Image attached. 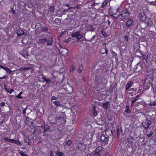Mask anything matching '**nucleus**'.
Here are the masks:
<instances>
[{
	"instance_id": "obj_1",
	"label": "nucleus",
	"mask_w": 156,
	"mask_h": 156,
	"mask_svg": "<svg viewBox=\"0 0 156 156\" xmlns=\"http://www.w3.org/2000/svg\"><path fill=\"white\" fill-rule=\"evenodd\" d=\"M3 140L7 142L11 143L17 145H20V143L19 140H15L13 139H9L8 138L4 137Z\"/></svg>"
},
{
	"instance_id": "obj_2",
	"label": "nucleus",
	"mask_w": 156,
	"mask_h": 156,
	"mask_svg": "<svg viewBox=\"0 0 156 156\" xmlns=\"http://www.w3.org/2000/svg\"><path fill=\"white\" fill-rule=\"evenodd\" d=\"M120 16L123 18L125 19L128 17V16H130L129 11L126 9H124L122 10L120 12Z\"/></svg>"
},
{
	"instance_id": "obj_3",
	"label": "nucleus",
	"mask_w": 156,
	"mask_h": 156,
	"mask_svg": "<svg viewBox=\"0 0 156 156\" xmlns=\"http://www.w3.org/2000/svg\"><path fill=\"white\" fill-rule=\"evenodd\" d=\"M103 147L101 146L97 147L94 151L95 156H101L102 154L101 151Z\"/></svg>"
},
{
	"instance_id": "obj_4",
	"label": "nucleus",
	"mask_w": 156,
	"mask_h": 156,
	"mask_svg": "<svg viewBox=\"0 0 156 156\" xmlns=\"http://www.w3.org/2000/svg\"><path fill=\"white\" fill-rule=\"evenodd\" d=\"M100 139L101 140L102 143L104 144H107L108 141V136H106L102 134L101 136Z\"/></svg>"
},
{
	"instance_id": "obj_5",
	"label": "nucleus",
	"mask_w": 156,
	"mask_h": 156,
	"mask_svg": "<svg viewBox=\"0 0 156 156\" xmlns=\"http://www.w3.org/2000/svg\"><path fill=\"white\" fill-rule=\"evenodd\" d=\"M151 122L150 121L146 120L145 122H142V125L144 129H147L149 128V126L151 125Z\"/></svg>"
},
{
	"instance_id": "obj_6",
	"label": "nucleus",
	"mask_w": 156,
	"mask_h": 156,
	"mask_svg": "<svg viewBox=\"0 0 156 156\" xmlns=\"http://www.w3.org/2000/svg\"><path fill=\"white\" fill-rule=\"evenodd\" d=\"M72 37H76V38L78 40H80L83 37V35L80 34V31H77L74 33L72 34Z\"/></svg>"
},
{
	"instance_id": "obj_7",
	"label": "nucleus",
	"mask_w": 156,
	"mask_h": 156,
	"mask_svg": "<svg viewBox=\"0 0 156 156\" xmlns=\"http://www.w3.org/2000/svg\"><path fill=\"white\" fill-rule=\"evenodd\" d=\"M151 83L150 81L147 80L145 81L143 84V88L145 90L148 89L150 86Z\"/></svg>"
},
{
	"instance_id": "obj_8",
	"label": "nucleus",
	"mask_w": 156,
	"mask_h": 156,
	"mask_svg": "<svg viewBox=\"0 0 156 156\" xmlns=\"http://www.w3.org/2000/svg\"><path fill=\"white\" fill-rule=\"evenodd\" d=\"M147 17L146 14L144 12H141L139 14V18L140 21H144Z\"/></svg>"
},
{
	"instance_id": "obj_9",
	"label": "nucleus",
	"mask_w": 156,
	"mask_h": 156,
	"mask_svg": "<svg viewBox=\"0 0 156 156\" xmlns=\"http://www.w3.org/2000/svg\"><path fill=\"white\" fill-rule=\"evenodd\" d=\"M41 127L42 129H43L44 130L42 132H41V133H45L49 130L50 129V126L46 124H44V126L42 125Z\"/></svg>"
},
{
	"instance_id": "obj_10",
	"label": "nucleus",
	"mask_w": 156,
	"mask_h": 156,
	"mask_svg": "<svg viewBox=\"0 0 156 156\" xmlns=\"http://www.w3.org/2000/svg\"><path fill=\"white\" fill-rule=\"evenodd\" d=\"M144 21L145 23L146 24L147 27L151 26L153 25L152 22L149 17H147Z\"/></svg>"
},
{
	"instance_id": "obj_11",
	"label": "nucleus",
	"mask_w": 156,
	"mask_h": 156,
	"mask_svg": "<svg viewBox=\"0 0 156 156\" xmlns=\"http://www.w3.org/2000/svg\"><path fill=\"white\" fill-rule=\"evenodd\" d=\"M59 51L61 55L63 56H66L68 54L69 51L66 49H63L62 50H60Z\"/></svg>"
},
{
	"instance_id": "obj_12",
	"label": "nucleus",
	"mask_w": 156,
	"mask_h": 156,
	"mask_svg": "<svg viewBox=\"0 0 156 156\" xmlns=\"http://www.w3.org/2000/svg\"><path fill=\"white\" fill-rule=\"evenodd\" d=\"M4 88L6 92L10 94H11L12 92L15 91L14 89H10L9 87H7V86L5 85H4Z\"/></svg>"
},
{
	"instance_id": "obj_13",
	"label": "nucleus",
	"mask_w": 156,
	"mask_h": 156,
	"mask_svg": "<svg viewBox=\"0 0 156 156\" xmlns=\"http://www.w3.org/2000/svg\"><path fill=\"white\" fill-rule=\"evenodd\" d=\"M111 16L113 17L116 19L118 18L120 16V12L119 11H117V12H115L113 13H112L110 14Z\"/></svg>"
},
{
	"instance_id": "obj_14",
	"label": "nucleus",
	"mask_w": 156,
	"mask_h": 156,
	"mask_svg": "<svg viewBox=\"0 0 156 156\" xmlns=\"http://www.w3.org/2000/svg\"><path fill=\"white\" fill-rule=\"evenodd\" d=\"M47 41V39L46 38H41L38 40L37 43L38 44H43Z\"/></svg>"
},
{
	"instance_id": "obj_15",
	"label": "nucleus",
	"mask_w": 156,
	"mask_h": 156,
	"mask_svg": "<svg viewBox=\"0 0 156 156\" xmlns=\"http://www.w3.org/2000/svg\"><path fill=\"white\" fill-rule=\"evenodd\" d=\"M133 20L132 19H129L126 23V26L128 27H130L133 24Z\"/></svg>"
},
{
	"instance_id": "obj_16",
	"label": "nucleus",
	"mask_w": 156,
	"mask_h": 156,
	"mask_svg": "<svg viewBox=\"0 0 156 156\" xmlns=\"http://www.w3.org/2000/svg\"><path fill=\"white\" fill-rule=\"evenodd\" d=\"M119 7H113L111 9V10L110 11V14H111L112 13H115L116 12H117V11H119Z\"/></svg>"
},
{
	"instance_id": "obj_17",
	"label": "nucleus",
	"mask_w": 156,
	"mask_h": 156,
	"mask_svg": "<svg viewBox=\"0 0 156 156\" xmlns=\"http://www.w3.org/2000/svg\"><path fill=\"white\" fill-rule=\"evenodd\" d=\"M133 84V83L132 81H129L127 83L126 85V90H128L130 87H132Z\"/></svg>"
},
{
	"instance_id": "obj_18",
	"label": "nucleus",
	"mask_w": 156,
	"mask_h": 156,
	"mask_svg": "<svg viewBox=\"0 0 156 156\" xmlns=\"http://www.w3.org/2000/svg\"><path fill=\"white\" fill-rule=\"evenodd\" d=\"M140 97V95H137L136 97L132 98H131V101L135 103L136 101L139 100Z\"/></svg>"
},
{
	"instance_id": "obj_19",
	"label": "nucleus",
	"mask_w": 156,
	"mask_h": 156,
	"mask_svg": "<svg viewBox=\"0 0 156 156\" xmlns=\"http://www.w3.org/2000/svg\"><path fill=\"white\" fill-rule=\"evenodd\" d=\"M127 140L130 144L131 146H132L133 140V137L129 136L127 138Z\"/></svg>"
},
{
	"instance_id": "obj_20",
	"label": "nucleus",
	"mask_w": 156,
	"mask_h": 156,
	"mask_svg": "<svg viewBox=\"0 0 156 156\" xmlns=\"http://www.w3.org/2000/svg\"><path fill=\"white\" fill-rule=\"evenodd\" d=\"M140 54L142 56L143 59L145 60L146 61L148 57V54L147 55V54L145 53H144L141 52L140 53Z\"/></svg>"
},
{
	"instance_id": "obj_21",
	"label": "nucleus",
	"mask_w": 156,
	"mask_h": 156,
	"mask_svg": "<svg viewBox=\"0 0 156 156\" xmlns=\"http://www.w3.org/2000/svg\"><path fill=\"white\" fill-rule=\"evenodd\" d=\"M31 132L30 131V134H31L32 136L33 135V138L35 137L36 138L37 136H35V133L37 132V130H35V129H34L33 128H32L31 129Z\"/></svg>"
},
{
	"instance_id": "obj_22",
	"label": "nucleus",
	"mask_w": 156,
	"mask_h": 156,
	"mask_svg": "<svg viewBox=\"0 0 156 156\" xmlns=\"http://www.w3.org/2000/svg\"><path fill=\"white\" fill-rule=\"evenodd\" d=\"M47 45L49 46L52 44L53 42V40L52 37L48 39L47 41Z\"/></svg>"
},
{
	"instance_id": "obj_23",
	"label": "nucleus",
	"mask_w": 156,
	"mask_h": 156,
	"mask_svg": "<svg viewBox=\"0 0 156 156\" xmlns=\"http://www.w3.org/2000/svg\"><path fill=\"white\" fill-rule=\"evenodd\" d=\"M110 104L108 101H106L105 103H103V107L106 109H107L108 106L110 105Z\"/></svg>"
},
{
	"instance_id": "obj_24",
	"label": "nucleus",
	"mask_w": 156,
	"mask_h": 156,
	"mask_svg": "<svg viewBox=\"0 0 156 156\" xmlns=\"http://www.w3.org/2000/svg\"><path fill=\"white\" fill-rule=\"evenodd\" d=\"M108 3V0H105V1L102 3L101 7L103 8H105V7L107 5Z\"/></svg>"
},
{
	"instance_id": "obj_25",
	"label": "nucleus",
	"mask_w": 156,
	"mask_h": 156,
	"mask_svg": "<svg viewBox=\"0 0 156 156\" xmlns=\"http://www.w3.org/2000/svg\"><path fill=\"white\" fill-rule=\"evenodd\" d=\"M24 33V31L21 30H17L16 34L18 36H21Z\"/></svg>"
},
{
	"instance_id": "obj_26",
	"label": "nucleus",
	"mask_w": 156,
	"mask_h": 156,
	"mask_svg": "<svg viewBox=\"0 0 156 156\" xmlns=\"http://www.w3.org/2000/svg\"><path fill=\"white\" fill-rule=\"evenodd\" d=\"M105 46V47L104 48H103V49L105 50V53L106 54H108V49L106 47V42H105L103 44H102V46Z\"/></svg>"
},
{
	"instance_id": "obj_27",
	"label": "nucleus",
	"mask_w": 156,
	"mask_h": 156,
	"mask_svg": "<svg viewBox=\"0 0 156 156\" xmlns=\"http://www.w3.org/2000/svg\"><path fill=\"white\" fill-rule=\"evenodd\" d=\"M28 53L26 51H23L22 54V56L25 58H27L28 57Z\"/></svg>"
},
{
	"instance_id": "obj_28",
	"label": "nucleus",
	"mask_w": 156,
	"mask_h": 156,
	"mask_svg": "<svg viewBox=\"0 0 156 156\" xmlns=\"http://www.w3.org/2000/svg\"><path fill=\"white\" fill-rule=\"evenodd\" d=\"M23 94V92L21 91L20 92L19 94L16 96V98L18 99H20L23 98V97L21 96V95Z\"/></svg>"
},
{
	"instance_id": "obj_29",
	"label": "nucleus",
	"mask_w": 156,
	"mask_h": 156,
	"mask_svg": "<svg viewBox=\"0 0 156 156\" xmlns=\"http://www.w3.org/2000/svg\"><path fill=\"white\" fill-rule=\"evenodd\" d=\"M125 112L127 113H130V112L131 111L129 109V106L126 105V106Z\"/></svg>"
},
{
	"instance_id": "obj_30",
	"label": "nucleus",
	"mask_w": 156,
	"mask_h": 156,
	"mask_svg": "<svg viewBox=\"0 0 156 156\" xmlns=\"http://www.w3.org/2000/svg\"><path fill=\"white\" fill-rule=\"evenodd\" d=\"M24 141L25 143H27L28 144H29L30 142L28 137H25Z\"/></svg>"
},
{
	"instance_id": "obj_31",
	"label": "nucleus",
	"mask_w": 156,
	"mask_h": 156,
	"mask_svg": "<svg viewBox=\"0 0 156 156\" xmlns=\"http://www.w3.org/2000/svg\"><path fill=\"white\" fill-rule=\"evenodd\" d=\"M53 103L55 105H56L57 106H61V105L60 103V102L58 101H54L53 102Z\"/></svg>"
},
{
	"instance_id": "obj_32",
	"label": "nucleus",
	"mask_w": 156,
	"mask_h": 156,
	"mask_svg": "<svg viewBox=\"0 0 156 156\" xmlns=\"http://www.w3.org/2000/svg\"><path fill=\"white\" fill-rule=\"evenodd\" d=\"M105 81H107V80L104 77H101L99 81V82L103 83V82H105Z\"/></svg>"
},
{
	"instance_id": "obj_33",
	"label": "nucleus",
	"mask_w": 156,
	"mask_h": 156,
	"mask_svg": "<svg viewBox=\"0 0 156 156\" xmlns=\"http://www.w3.org/2000/svg\"><path fill=\"white\" fill-rule=\"evenodd\" d=\"M101 33L103 36L105 37H107V34L106 33L105 31L104 30H103L101 31Z\"/></svg>"
},
{
	"instance_id": "obj_34",
	"label": "nucleus",
	"mask_w": 156,
	"mask_h": 156,
	"mask_svg": "<svg viewBox=\"0 0 156 156\" xmlns=\"http://www.w3.org/2000/svg\"><path fill=\"white\" fill-rule=\"evenodd\" d=\"M19 153L21 156H28L27 154L24 153L22 151H20V152H19Z\"/></svg>"
},
{
	"instance_id": "obj_35",
	"label": "nucleus",
	"mask_w": 156,
	"mask_h": 156,
	"mask_svg": "<svg viewBox=\"0 0 156 156\" xmlns=\"http://www.w3.org/2000/svg\"><path fill=\"white\" fill-rule=\"evenodd\" d=\"M75 69V67L72 64L70 66L69 69L70 71L72 72Z\"/></svg>"
},
{
	"instance_id": "obj_36",
	"label": "nucleus",
	"mask_w": 156,
	"mask_h": 156,
	"mask_svg": "<svg viewBox=\"0 0 156 156\" xmlns=\"http://www.w3.org/2000/svg\"><path fill=\"white\" fill-rule=\"evenodd\" d=\"M48 29L46 27H43L42 28V31L46 32L48 31Z\"/></svg>"
},
{
	"instance_id": "obj_37",
	"label": "nucleus",
	"mask_w": 156,
	"mask_h": 156,
	"mask_svg": "<svg viewBox=\"0 0 156 156\" xmlns=\"http://www.w3.org/2000/svg\"><path fill=\"white\" fill-rule=\"evenodd\" d=\"M124 39L126 41V42H127L129 40V37L127 35H125L124 37Z\"/></svg>"
},
{
	"instance_id": "obj_38",
	"label": "nucleus",
	"mask_w": 156,
	"mask_h": 156,
	"mask_svg": "<svg viewBox=\"0 0 156 156\" xmlns=\"http://www.w3.org/2000/svg\"><path fill=\"white\" fill-rule=\"evenodd\" d=\"M103 95L102 94H101V95H100L97 98V99L98 101H101L103 99Z\"/></svg>"
},
{
	"instance_id": "obj_39",
	"label": "nucleus",
	"mask_w": 156,
	"mask_h": 156,
	"mask_svg": "<svg viewBox=\"0 0 156 156\" xmlns=\"http://www.w3.org/2000/svg\"><path fill=\"white\" fill-rule=\"evenodd\" d=\"M150 4L151 5H156V0H155L154 1H152L150 2Z\"/></svg>"
},
{
	"instance_id": "obj_40",
	"label": "nucleus",
	"mask_w": 156,
	"mask_h": 156,
	"mask_svg": "<svg viewBox=\"0 0 156 156\" xmlns=\"http://www.w3.org/2000/svg\"><path fill=\"white\" fill-rule=\"evenodd\" d=\"M150 106H155L156 105V101H153L152 103H151L149 105Z\"/></svg>"
},
{
	"instance_id": "obj_41",
	"label": "nucleus",
	"mask_w": 156,
	"mask_h": 156,
	"mask_svg": "<svg viewBox=\"0 0 156 156\" xmlns=\"http://www.w3.org/2000/svg\"><path fill=\"white\" fill-rule=\"evenodd\" d=\"M4 69L7 72H11V70L8 68L5 67L4 68Z\"/></svg>"
},
{
	"instance_id": "obj_42",
	"label": "nucleus",
	"mask_w": 156,
	"mask_h": 156,
	"mask_svg": "<svg viewBox=\"0 0 156 156\" xmlns=\"http://www.w3.org/2000/svg\"><path fill=\"white\" fill-rule=\"evenodd\" d=\"M10 12L13 15H14L15 14V12L13 8H11Z\"/></svg>"
},
{
	"instance_id": "obj_43",
	"label": "nucleus",
	"mask_w": 156,
	"mask_h": 156,
	"mask_svg": "<svg viewBox=\"0 0 156 156\" xmlns=\"http://www.w3.org/2000/svg\"><path fill=\"white\" fill-rule=\"evenodd\" d=\"M70 90H67L68 88H67V90H66L69 93H72L73 92V88L72 87H70Z\"/></svg>"
},
{
	"instance_id": "obj_44",
	"label": "nucleus",
	"mask_w": 156,
	"mask_h": 156,
	"mask_svg": "<svg viewBox=\"0 0 156 156\" xmlns=\"http://www.w3.org/2000/svg\"><path fill=\"white\" fill-rule=\"evenodd\" d=\"M72 140H69L68 141H67V142L66 143V144L68 146H70L71 145V144H72Z\"/></svg>"
},
{
	"instance_id": "obj_45",
	"label": "nucleus",
	"mask_w": 156,
	"mask_h": 156,
	"mask_svg": "<svg viewBox=\"0 0 156 156\" xmlns=\"http://www.w3.org/2000/svg\"><path fill=\"white\" fill-rule=\"evenodd\" d=\"M30 68H29V67H23L22 68V69L23 71H26V70H29L30 69Z\"/></svg>"
},
{
	"instance_id": "obj_46",
	"label": "nucleus",
	"mask_w": 156,
	"mask_h": 156,
	"mask_svg": "<svg viewBox=\"0 0 156 156\" xmlns=\"http://www.w3.org/2000/svg\"><path fill=\"white\" fill-rule=\"evenodd\" d=\"M5 103L4 102H2L0 104V105L1 107H3L5 106Z\"/></svg>"
},
{
	"instance_id": "obj_47",
	"label": "nucleus",
	"mask_w": 156,
	"mask_h": 156,
	"mask_svg": "<svg viewBox=\"0 0 156 156\" xmlns=\"http://www.w3.org/2000/svg\"><path fill=\"white\" fill-rule=\"evenodd\" d=\"M93 115L94 117L98 115L97 112L96 111H94V112H93Z\"/></svg>"
},
{
	"instance_id": "obj_48",
	"label": "nucleus",
	"mask_w": 156,
	"mask_h": 156,
	"mask_svg": "<svg viewBox=\"0 0 156 156\" xmlns=\"http://www.w3.org/2000/svg\"><path fill=\"white\" fill-rule=\"evenodd\" d=\"M50 10L51 12H53L54 10V6H52L50 7Z\"/></svg>"
},
{
	"instance_id": "obj_49",
	"label": "nucleus",
	"mask_w": 156,
	"mask_h": 156,
	"mask_svg": "<svg viewBox=\"0 0 156 156\" xmlns=\"http://www.w3.org/2000/svg\"><path fill=\"white\" fill-rule=\"evenodd\" d=\"M57 154H58L59 156H63L64 155L63 153L61 152H58V153Z\"/></svg>"
},
{
	"instance_id": "obj_50",
	"label": "nucleus",
	"mask_w": 156,
	"mask_h": 156,
	"mask_svg": "<svg viewBox=\"0 0 156 156\" xmlns=\"http://www.w3.org/2000/svg\"><path fill=\"white\" fill-rule=\"evenodd\" d=\"M45 82H46L47 83L49 84L51 83V80L50 79H48L46 80Z\"/></svg>"
},
{
	"instance_id": "obj_51",
	"label": "nucleus",
	"mask_w": 156,
	"mask_h": 156,
	"mask_svg": "<svg viewBox=\"0 0 156 156\" xmlns=\"http://www.w3.org/2000/svg\"><path fill=\"white\" fill-rule=\"evenodd\" d=\"M50 155L51 156H53V155H54V153L53 152V151H51L50 152Z\"/></svg>"
},
{
	"instance_id": "obj_52",
	"label": "nucleus",
	"mask_w": 156,
	"mask_h": 156,
	"mask_svg": "<svg viewBox=\"0 0 156 156\" xmlns=\"http://www.w3.org/2000/svg\"><path fill=\"white\" fill-rule=\"evenodd\" d=\"M82 69L79 68L78 69L77 71L79 73H81L82 72Z\"/></svg>"
},
{
	"instance_id": "obj_53",
	"label": "nucleus",
	"mask_w": 156,
	"mask_h": 156,
	"mask_svg": "<svg viewBox=\"0 0 156 156\" xmlns=\"http://www.w3.org/2000/svg\"><path fill=\"white\" fill-rule=\"evenodd\" d=\"M152 135V134L151 133H150L149 134H148L147 135V136L148 137H151Z\"/></svg>"
},
{
	"instance_id": "obj_54",
	"label": "nucleus",
	"mask_w": 156,
	"mask_h": 156,
	"mask_svg": "<svg viewBox=\"0 0 156 156\" xmlns=\"http://www.w3.org/2000/svg\"><path fill=\"white\" fill-rule=\"evenodd\" d=\"M56 98L54 96H53L51 97V101H52L54 100H56Z\"/></svg>"
},
{
	"instance_id": "obj_55",
	"label": "nucleus",
	"mask_w": 156,
	"mask_h": 156,
	"mask_svg": "<svg viewBox=\"0 0 156 156\" xmlns=\"http://www.w3.org/2000/svg\"><path fill=\"white\" fill-rule=\"evenodd\" d=\"M131 107L132 108H133L134 103L133 102H132L131 101Z\"/></svg>"
},
{
	"instance_id": "obj_56",
	"label": "nucleus",
	"mask_w": 156,
	"mask_h": 156,
	"mask_svg": "<svg viewBox=\"0 0 156 156\" xmlns=\"http://www.w3.org/2000/svg\"><path fill=\"white\" fill-rule=\"evenodd\" d=\"M26 109H24L23 110V114H26Z\"/></svg>"
},
{
	"instance_id": "obj_57",
	"label": "nucleus",
	"mask_w": 156,
	"mask_h": 156,
	"mask_svg": "<svg viewBox=\"0 0 156 156\" xmlns=\"http://www.w3.org/2000/svg\"><path fill=\"white\" fill-rule=\"evenodd\" d=\"M42 79L44 81V82H45L46 80L47 79H46V78H45L44 77H43L42 78Z\"/></svg>"
},
{
	"instance_id": "obj_58",
	"label": "nucleus",
	"mask_w": 156,
	"mask_h": 156,
	"mask_svg": "<svg viewBox=\"0 0 156 156\" xmlns=\"http://www.w3.org/2000/svg\"><path fill=\"white\" fill-rule=\"evenodd\" d=\"M5 75L2 77H0V79H4L5 78Z\"/></svg>"
},
{
	"instance_id": "obj_59",
	"label": "nucleus",
	"mask_w": 156,
	"mask_h": 156,
	"mask_svg": "<svg viewBox=\"0 0 156 156\" xmlns=\"http://www.w3.org/2000/svg\"><path fill=\"white\" fill-rule=\"evenodd\" d=\"M66 31H63L62 33H61V34H62H62H65V33H66Z\"/></svg>"
},
{
	"instance_id": "obj_60",
	"label": "nucleus",
	"mask_w": 156,
	"mask_h": 156,
	"mask_svg": "<svg viewBox=\"0 0 156 156\" xmlns=\"http://www.w3.org/2000/svg\"><path fill=\"white\" fill-rule=\"evenodd\" d=\"M105 156H110L109 154L108 153H106Z\"/></svg>"
},
{
	"instance_id": "obj_61",
	"label": "nucleus",
	"mask_w": 156,
	"mask_h": 156,
	"mask_svg": "<svg viewBox=\"0 0 156 156\" xmlns=\"http://www.w3.org/2000/svg\"><path fill=\"white\" fill-rule=\"evenodd\" d=\"M107 21H108V24L110 25V21L109 20H108Z\"/></svg>"
},
{
	"instance_id": "obj_62",
	"label": "nucleus",
	"mask_w": 156,
	"mask_h": 156,
	"mask_svg": "<svg viewBox=\"0 0 156 156\" xmlns=\"http://www.w3.org/2000/svg\"><path fill=\"white\" fill-rule=\"evenodd\" d=\"M93 109H94V111H95V108H95V106H93Z\"/></svg>"
},
{
	"instance_id": "obj_63",
	"label": "nucleus",
	"mask_w": 156,
	"mask_h": 156,
	"mask_svg": "<svg viewBox=\"0 0 156 156\" xmlns=\"http://www.w3.org/2000/svg\"><path fill=\"white\" fill-rule=\"evenodd\" d=\"M59 20V19L58 18H56L55 19V22H56L57 20Z\"/></svg>"
},
{
	"instance_id": "obj_64",
	"label": "nucleus",
	"mask_w": 156,
	"mask_h": 156,
	"mask_svg": "<svg viewBox=\"0 0 156 156\" xmlns=\"http://www.w3.org/2000/svg\"><path fill=\"white\" fill-rule=\"evenodd\" d=\"M60 119H64V118H60Z\"/></svg>"
}]
</instances>
